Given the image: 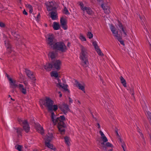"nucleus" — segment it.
<instances>
[{
  "label": "nucleus",
  "mask_w": 151,
  "mask_h": 151,
  "mask_svg": "<svg viewBox=\"0 0 151 151\" xmlns=\"http://www.w3.org/2000/svg\"><path fill=\"white\" fill-rule=\"evenodd\" d=\"M120 141L121 142V146L122 148L123 149L124 151H125L126 145L124 143H123L122 142V140L121 139H120Z\"/></svg>",
  "instance_id": "obj_42"
},
{
  "label": "nucleus",
  "mask_w": 151,
  "mask_h": 151,
  "mask_svg": "<svg viewBox=\"0 0 151 151\" xmlns=\"http://www.w3.org/2000/svg\"><path fill=\"white\" fill-rule=\"evenodd\" d=\"M147 115L148 118L150 119V122L151 123V113L149 112H147Z\"/></svg>",
  "instance_id": "obj_43"
},
{
  "label": "nucleus",
  "mask_w": 151,
  "mask_h": 151,
  "mask_svg": "<svg viewBox=\"0 0 151 151\" xmlns=\"http://www.w3.org/2000/svg\"><path fill=\"white\" fill-rule=\"evenodd\" d=\"M42 103L49 111H55L58 109V106L56 105H53V101L49 98H46Z\"/></svg>",
  "instance_id": "obj_3"
},
{
  "label": "nucleus",
  "mask_w": 151,
  "mask_h": 151,
  "mask_svg": "<svg viewBox=\"0 0 151 151\" xmlns=\"http://www.w3.org/2000/svg\"><path fill=\"white\" fill-rule=\"evenodd\" d=\"M50 74L51 77H53L55 78H57V79L58 78L59 76L58 73L55 71H52Z\"/></svg>",
  "instance_id": "obj_25"
},
{
  "label": "nucleus",
  "mask_w": 151,
  "mask_h": 151,
  "mask_svg": "<svg viewBox=\"0 0 151 151\" xmlns=\"http://www.w3.org/2000/svg\"><path fill=\"white\" fill-rule=\"evenodd\" d=\"M15 148L19 151H22V146L19 145H15Z\"/></svg>",
  "instance_id": "obj_38"
},
{
  "label": "nucleus",
  "mask_w": 151,
  "mask_h": 151,
  "mask_svg": "<svg viewBox=\"0 0 151 151\" xmlns=\"http://www.w3.org/2000/svg\"><path fill=\"white\" fill-rule=\"evenodd\" d=\"M18 121L20 123H22L24 129L27 132H28L30 128L27 121L25 120H22L20 119H19Z\"/></svg>",
  "instance_id": "obj_9"
},
{
  "label": "nucleus",
  "mask_w": 151,
  "mask_h": 151,
  "mask_svg": "<svg viewBox=\"0 0 151 151\" xmlns=\"http://www.w3.org/2000/svg\"><path fill=\"white\" fill-rule=\"evenodd\" d=\"M51 119L55 124H58V127L59 131L63 134L65 131L64 128L66 125L64 123L65 119L64 116H61L60 117L56 118L54 113L51 112Z\"/></svg>",
  "instance_id": "obj_1"
},
{
  "label": "nucleus",
  "mask_w": 151,
  "mask_h": 151,
  "mask_svg": "<svg viewBox=\"0 0 151 151\" xmlns=\"http://www.w3.org/2000/svg\"><path fill=\"white\" fill-rule=\"evenodd\" d=\"M79 38L82 41H85L86 39L84 35L82 34H80L79 36Z\"/></svg>",
  "instance_id": "obj_37"
},
{
  "label": "nucleus",
  "mask_w": 151,
  "mask_h": 151,
  "mask_svg": "<svg viewBox=\"0 0 151 151\" xmlns=\"http://www.w3.org/2000/svg\"><path fill=\"white\" fill-rule=\"evenodd\" d=\"M58 93L59 94V97H61L62 96V94L60 93V91H59L58 92Z\"/></svg>",
  "instance_id": "obj_52"
},
{
  "label": "nucleus",
  "mask_w": 151,
  "mask_h": 151,
  "mask_svg": "<svg viewBox=\"0 0 151 151\" xmlns=\"http://www.w3.org/2000/svg\"><path fill=\"white\" fill-rule=\"evenodd\" d=\"M57 56V54L55 52H50L48 54V56L52 59L55 58Z\"/></svg>",
  "instance_id": "obj_29"
},
{
  "label": "nucleus",
  "mask_w": 151,
  "mask_h": 151,
  "mask_svg": "<svg viewBox=\"0 0 151 151\" xmlns=\"http://www.w3.org/2000/svg\"><path fill=\"white\" fill-rule=\"evenodd\" d=\"M23 13L24 14H25V15H27V12L25 10H24V11H23Z\"/></svg>",
  "instance_id": "obj_48"
},
{
  "label": "nucleus",
  "mask_w": 151,
  "mask_h": 151,
  "mask_svg": "<svg viewBox=\"0 0 151 151\" xmlns=\"http://www.w3.org/2000/svg\"><path fill=\"white\" fill-rule=\"evenodd\" d=\"M96 127L99 128H100V126L99 123H97L96 124Z\"/></svg>",
  "instance_id": "obj_51"
},
{
  "label": "nucleus",
  "mask_w": 151,
  "mask_h": 151,
  "mask_svg": "<svg viewBox=\"0 0 151 151\" xmlns=\"http://www.w3.org/2000/svg\"><path fill=\"white\" fill-rule=\"evenodd\" d=\"M22 129L20 128H16L15 129V131L18 134H20L22 131Z\"/></svg>",
  "instance_id": "obj_44"
},
{
  "label": "nucleus",
  "mask_w": 151,
  "mask_h": 151,
  "mask_svg": "<svg viewBox=\"0 0 151 151\" xmlns=\"http://www.w3.org/2000/svg\"><path fill=\"white\" fill-rule=\"evenodd\" d=\"M52 48L62 52H65L67 49L65 44L62 42H56Z\"/></svg>",
  "instance_id": "obj_4"
},
{
  "label": "nucleus",
  "mask_w": 151,
  "mask_h": 151,
  "mask_svg": "<svg viewBox=\"0 0 151 151\" xmlns=\"http://www.w3.org/2000/svg\"><path fill=\"white\" fill-rule=\"evenodd\" d=\"M139 133L140 135L141 136V137L143 138V134H142V133L141 132H139Z\"/></svg>",
  "instance_id": "obj_49"
},
{
  "label": "nucleus",
  "mask_w": 151,
  "mask_h": 151,
  "mask_svg": "<svg viewBox=\"0 0 151 151\" xmlns=\"http://www.w3.org/2000/svg\"><path fill=\"white\" fill-rule=\"evenodd\" d=\"M17 110H19V109H21V107L20 106H18L17 107Z\"/></svg>",
  "instance_id": "obj_54"
},
{
  "label": "nucleus",
  "mask_w": 151,
  "mask_h": 151,
  "mask_svg": "<svg viewBox=\"0 0 151 151\" xmlns=\"http://www.w3.org/2000/svg\"><path fill=\"white\" fill-rule=\"evenodd\" d=\"M45 4L48 11H51L55 9V8L53 7L54 4L52 2H46Z\"/></svg>",
  "instance_id": "obj_13"
},
{
  "label": "nucleus",
  "mask_w": 151,
  "mask_h": 151,
  "mask_svg": "<svg viewBox=\"0 0 151 151\" xmlns=\"http://www.w3.org/2000/svg\"><path fill=\"white\" fill-rule=\"evenodd\" d=\"M85 11L89 15H92L93 14V12L91 9L88 7L86 10Z\"/></svg>",
  "instance_id": "obj_34"
},
{
  "label": "nucleus",
  "mask_w": 151,
  "mask_h": 151,
  "mask_svg": "<svg viewBox=\"0 0 151 151\" xmlns=\"http://www.w3.org/2000/svg\"><path fill=\"white\" fill-rule=\"evenodd\" d=\"M46 41L48 45L52 48L54 46V44L56 42L53 35L50 34H48L46 37Z\"/></svg>",
  "instance_id": "obj_5"
},
{
  "label": "nucleus",
  "mask_w": 151,
  "mask_h": 151,
  "mask_svg": "<svg viewBox=\"0 0 151 151\" xmlns=\"http://www.w3.org/2000/svg\"><path fill=\"white\" fill-rule=\"evenodd\" d=\"M52 27L55 30H58L60 28L59 23L55 22H53Z\"/></svg>",
  "instance_id": "obj_26"
},
{
  "label": "nucleus",
  "mask_w": 151,
  "mask_h": 151,
  "mask_svg": "<svg viewBox=\"0 0 151 151\" xmlns=\"http://www.w3.org/2000/svg\"><path fill=\"white\" fill-rule=\"evenodd\" d=\"M120 80L122 83L123 84V86L124 87H127L126 83L125 80L124 78L122 76H120Z\"/></svg>",
  "instance_id": "obj_32"
},
{
  "label": "nucleus",
  "mask_w": 151,
  "mask_h": 151,
  "mask_svg": "<svg viewBox=\"0 0 151 151\" xmlns=\"http://www.w3.org/2000/svg\"><path fill=\"white\" fill-rule=\"evenodd\" d=\"M82 60V65L84 67H87L88 66V62L87 58H85L84 59H81Z\"/></svg>",
  "instance_id": "obj_27"
},
{
  "label": "nucleus",
  "mask_w": 151,
  "mask_h": 151,
  "mask_svg": "<svg viewBox=\"0 0 151 151\" xmlns=\"http://www.w3.org/2000/svg\"><path fill=\"white\" fill-rule=\"evenodd\" d=\"M78 4L80 6L81 9L83 12H85L88 7L85 6L83 3L82 2H79Z\"/></svg>",
  "instance_id": "obj_28"
},
{
  "label": "nucleus",
  "mask_w": 151,
  "mask_h": 151,
  "mask_svg": "<svg viewBox=\"0 0 151 151\" xmlns=\"http://www.w3.org/2000/svg\"><path fill=\"white\" fill-rule=\"evenodd\" d=\"M46 142H45V145L47 147L51 149H53V146L52 144L50 143V142L48 141V139L46 138Z\"/></svg>",
  "instance_id": "obj_30"
},
{
  "label": "nucleus",
  "mask_w": 151,
  "mask_h": 151,
  "mask_svg": "<svg viewBox=\"0 0 151 151\" xmlns=\"http://www.w3.org/2000/svg\"><path fill=\"white\" fill-rule=\"evenodd\" d=\"M46 138L48 139V141L50 142L53 138L52 134V133H48L46 135L44 138L45 142H46Z\"/></svg>",
  "instance_id": "obj_22"
},
{
  "label": "nucleus",
  "mask_w": 151,
  "mask_h": 151,
  "mask_svg": "<svg viewBox=\"0 0 151 151\" xmlns=\"http://www.w3.org/2000/svg\"><path fill=\"white\" fill-rule=\"evenodd\" d=\"M98 2L102 3L101 4V6L104 11V12L107 14L110 12L109 7V6L105 5L107 4L108 2L106 0H96Z\"/></svg>",
  "instance_id": "obj_7"
},
{
  "label": "nucleus",
  "mask_w": 151,
  "mask_h": 151,
  "mask_svg": "<svg viewBox=\"0 0 151 151\" xmlns=\"http://www.w3.org/2000/svg\"><path fill=\"white\" fill-rule=\"evenodd\" d=\"M26 7L29 10V12L31 13L33 12L32 7L30 4H27L25 5Z\"/></svg>",
  "instance_id": "obj_35"
},
{
  "label": "nucleus",
  "mask_w": 151,
  "mask_h": 151,
  "mask_svg": "<svg viewBox=\"0 0 151 151\" xmlns=\"http://www.w3.org/2000/svg\"><path fill=\"white\" fill-rule=\"evenodd\" d=\"M75 85L78 87L79 89L83 91L84 93H86L85 90V85L84 84H81L79 83L78 81H76Z\"/></svg>",
  "instance_id": "obj_19"
},
{
  "label": "nucleus",
  "mask_w": 151,
  "mask_h": 151,
  "mask_svg": "<svg viewBox=\"0 0 151 151\" xmlns=\"http://www.w3.org/2000/svg\"><path fill=\"white\" fill-rule=\"evenodd\" d=\"M33 151H38L37 150L35 149V150H33Z\"/></svg>",
  "instance_id": "obj_55"
},
{
  "label": "nucleus",
  "mask_w": 151,
  "mask_h": 151,
  "mask_svg": "<svg viewBox=\"0 0 151 151\" xmlns=\"http://www.w3.org/2000/svg\"><path fill=\"white\" fill-rule=\"evenodd\" d=\"M63 13L66 15H69L70 14L68 9L65 7L64 8Z\"/></svg>",
  "instance_id": "obj_40"
},
{
  "label": "nucleus",
  "mask_w": 151,
  "mask_h": 151,
  "mask_svg": "<svg viewBox=\"0 0 151 151\" xmlns=\"http://www.w3.org/2000/svg\"><path fill=\"white\" fill-rule=\"evenodd\" d=\"M5 26V24L1 22H0V27H3Z\"/></svg>",
  "instance_id": "obj_45"
},
{
  "label": "nucleus",
  "mask_w": 151,
  "mask_h": 151,
  "mask_svg": "<svg viewBox=\"0 0 151 151\" xmlns=\"http://www.w3.org/2000/svg\"><path fill=\"white\" fill-rule=\"evenodd\" d=\"M60 22L62 28L65 30L67 29V27L66 25L67 21L66 19L63 17L61 18Z\"/></svg>",
  "instance_id": "obj_15"
},
{
  "label": "nucleus",
  "mask_w": 151,
  "mask_h": 151,
  "mask_svg": "<svg viewBox=\"0 0 151 151\" xmlns=\"http://www.w3.org/2000/svg\"><path fill=\"white\" fill-rule=\"evenodd\" d=\"M87 35L88 37L90 39L92 38L93 37V35L92 34L89 32H88Z\"/></svg>",
  "instance_id": "obj_39"
},
{
  "label": "nucleus",
  "mask_w": 151,
  "mask_h": 151,
  "mask_svg": "<svg viewBox=\"0 0 151 151\" xmlns=\"http://www.w3.org/2000/svg\"><path fill=\"white\" fill-rule=\"evenodd\" d=\"M40 14H39L37 15V18H40Z\"/></svg>",
  "instance_id": "obj_53"
},
{
  "label": "nucleus",
  "mask_w": 151,
  "mask_h": 151,
  "mask_svg": "<svg viewBox=\"0 0 151 151\" xmlns=\"http://www.w3.org/2000/svg\"><path fill=\"white\" fill-rule=\"evenodd\" d=\"M6 76L8 78V79L9 81V79H12L8 75L6 74Z\"/></svg>",
  "instance_id": "obj_50"
},
{
  "label": "nucleus",
  "mask_w": 151,
  "mask_h": 151,
  "mask_svg": "<svg viewBox=\"0 0 151 151\" xmlns=\"http://www.w3.org/2000/svg\"><path fill=\"white\" fill-rule=\"evenodd\" d=\"M77 101L79 103V104L80 103V102L78 101Z\"/></svg>",
  "instance_id": "obj_57"
},
{
  "label": "nucleus",
  "mask_w": 151,
  "mask_h": 151,
  "mask_svg": "<svg viewBox=\"0 0 151 151\" xmlns=\"http://www.w3.org/2000/svg\"><path fill=\"white\" fill-rule=\"evenodd\" d=\"M45 69L47 71H50L52 68V64L49 63H47L44 66Z\"/></svg>",
  "instance_id": "obj_24"
},
{
  "label": "nucleus",
  "mask_w": 151,
  "mask_h": 151,
  "mask_svg": "<svg viewBox=\"0 0 151 151\" xmlns=\"http://www.w3.org/2000/svg\"><path fill=\"white\" fill-rule=\"evenodd\" d=\"M65 141V144L68 145H70V139L69 137H64Z\"/></svg>",
  "instance_id": "obj_31"
},
{
  "label": "nucleus",
  "mask_w": 151,
  "mask_h": 151,
  "mask_svg": "<svg viewBox=\"0 0 151 151\" xmlns=\"http://www.w3.org/2000/svg\"><path fill=\"white\" fill-rule=\"evenodd\" d=\"M23 83L25 85L26 87L27 86L28 83L27 81H24Z\"/></svg>",
  "instance_id": "obj_46"
},
{
  "label": "nucleus",
  "mask_w": 151,
  "mask_h": 151,
  "mask_svg": "<svg viewBox=\"0 0 151 151\" xmlns=\"http://www.w3.org/2000/svg\"><path fill=\"white\" fill-rule=\"evenodd\" d=\"M80 47L81 50L80 57V59H84L87 58L88 53L87 48L82 45H80Z\"/></svg>",
  "instance_id": "obj_6"
},
{
  "label": "nucleus",
  "mask_w": 151,
  "mask_h": 151,
  "mask_svg": "<svg viewBox=\"0 0 151 151\" xmlns=\"http://www.w3.org/2000/svg\"><path fill=\"white\" fill-rule=\"evenodd\" d=\"M25 72L27 76L34 82L35 80V76L33 73L28 69H25Z\"/></svg>",
  "instance_id": "obj_12"
},
{
  "label": "nucleus",
  "mask_w": 151,
  "mask_h": 151,
  "mask_svg": "<svg viewBox=\"0 0 151 151\" xmlns=\"http://www.w3.org/2000/svg\"><path fill=\"white\" fill-rule=\"evenodd\" d=\"M5 44L6 48V52L10 54L14 52V50L9 41H6Z\"/></svg>",
  "instance_id": "obj_10"
},
{
  "label": "nucleus",
  "mask_w": 151,
  "mask_h": 151,
  "mask_svg": "<svg viewBox=\"0 0 151 151\" xmlns=\"http://www.w3.org/2000/svg\"><path fill=\"white\" fill-rule=\"evenodd\" d=\"M92 45L94 47L96 51L98 54L100 55H102L103 54L98 46L97 42L96 41L93 42H92Z\"/></svg>",
  "instance_id": "obj_14"
},
{
  "label": "nucleus",
  "mask_w": 151,
  "mask_h": 151,
  "mask_svg": "<svg viewBox=\"0 0 151 151\" xmlns=\"http://www.w3.org/2000/svg\"><path fill=\"white\" fill-rule=\"evenodd\" d=\"M35 128L38 132L42 134L43 133L44 130L43 129L39 124H37L36 125Z\"/></svg>",
  "instance_id": "obj_23"
},
{
  "label": "nucleus",
  "mask_w": 151,
  "mask_h": 151,
  "mask_svg": "<svg viewBox=\"0 0 151 151\" xmlns=\"http://www.w3.org/2000/svg\"><path fill=\"white\" fill-rule=\"evenodd\" d=\"M102 149L105 151H107V149L108 148H110L108 151H112L114 147V145L109 142H106L104 143V145H101Z\"/></svg>",
  "instance_id": "obj_8"
},
{
  "label": "nucleus",
  "mask_w": 151,
  "mask_h": 151,
  "mask_svg": "<svg viewBox=\"0 0 151 151\" xmlns=\"http://www.w3.org/2000/svg\"><path fill=\"white\" fill-rule=\"evenodd\" d=\"M18 88L20 92L24 94H26L27 93L26 87H24V86L21 84H19L18 85Z\"/></svg>",
  "instance_id": "obj_17"
},
{
  "label": "nucleus",
  "mask_w": 151,
  "mask_h": 151,
  "mask_svg": "<svg viewBox=\"0 0 151 151\" xmlns=\"http://www.w3.org/2000/svg\"><path fill=\"white\" fill-rule=\"evenodd\" d=\"M49 14H50V17L53 20H56L58 19L57 14L56 12H52Z\"/></svg>",
  "instance_id": "obj_21"
},
{
  "label": "nucleus",
  "mask_w": 151,
  "mask_h": 151,
  "mask_svg": "<svg viewBox=\"0 0 151 151\" xmlns=\"http://www.w3.org/2000/svg\"><path fill=\"white\" fill-rule=\"evenodd\" d=\"M69 101L70 103H72L73 102L72 100L70 97L69 98Z\"/></svg>",
  "instance_id": "obj_47"
},
{
  "label": "nucleus",
  "mask_w": 151,
  "mask_h": 151,
  "mask_svg": "<svg viewBox=\"0 0 151 151\" xmlns=\"http://www.w3.org/2000/svg\"><path fill=\"white\" fill-rule=\"evenodd\" d=\"M68 86L66 85L63 84L62 85V86H61L60 88L63 89L64 90L67 91L68 90Z\"/></svg>",
  "instance_id": "obj_41"
},
{
  "label": "nucleus",
  "mask_w": 151,
  "mask_h": 151,
  "mask_svg": "<svg viewBox=\"0 0 151 151\" xmlns=\"http://www.w3.org/2000/svg\"><path fill=\"white\" fill-rule=\"evenodd\" d=\"M121 35H119L116 38L120 42V43L123 45H124V41L122 40L121 37H120Z\"/></svg>",
  "instance_id": "obj_36"
},
{
  "label": "nucleus",
  "mask_w": 151,
  "mask_h": 151,
  "mask_svg": "<svg viewBox=\"0 0 151 151\" xmlns=\"http://www.w3.org/2000/svg\"><path fill=\"white\" fill-rule=\"evenodd\" d=\"M116 134H117V135L118 136H119V134H118V133L117 132V133H116Z\"/></svg>",
  "instance_id": "obj_56"
},
{
  "label": "nucleus",
  "mask_w": 151,
  "mask_h": 151,
  "mask_svg": "<svg viewBox=\"0 0 151 151\" xmlns=\"http://www.w3.org/2000/svg\"><path fill=\"white\" fill-rule=\"evenodd\" d=\"M55 83L57 86L59 88L62 86V84L61 83V81L58 78L57 79L56 81H55Z\"/></svg>",
  "instance_id": "obj_33"
},
{
  "label": "nucleus",
  "mask_w": 151,
  "mask_h": 151,
  "mask_svg": "<svg viewBox=\"0 0 151 151\" xmlns=\"http://www.w3.org/2000/svg\"><path fill=\"white\" fill-rule=\"evenodd\" d=\"M9 83L10 86L13 88L18 87L19 84L17 83L16 81L12 79H9Z\"/></svg>",
  "instance_id": "obj_18"
},
{
  "label": "nucleus",
  "mask_w": 151,
  "mask_h": 151,
  "mask_svg": "<svg viewBox=\"0 0 151 151\" xmlns=\"http://www.w3.org/2000/svg\"><path fill=\"white\" fill-rule=\"evenodd\" d=\"M99 133L101 135V140L100 143L101 144V145H104V143L108 141V139L103 133L101 131H99Z\"/></svg>",
  "instance_id": "obj_11"
},
{
  "label": "nucleus",
  "mask_w": 151,
  "mask_h": 151,
  "mask_svg": "<svg viewBox=\"0 0 151 151\" xmlns=\"http://www.w3.org/2000/svg\"><path fill=\"white\" fill-rule=\"evenodd\" d=\"M60 108L61 110L64 113V114L67 113L69 111V109L68 106L66 104H63L61 105Z\"/></svg>",
  "instance_id": "obj_20"
},
{
  "label": "nucleus",
  "mask_w": 151,
  "mask_h": 151,
  "mask_svg": "<svg viewBox=\"0 0 151 151\" xmlns=\"http://www.w3.org/2000/svg\"><path fill=\"white\" fill-rule=\"evenodd\" d=\"M62 65V62L59 60H56L54 62L53 65L54 67L57 70L60 69Z\"/></svg>",
  "instance_id": "obj_16"
},
{
  "label": "nucleus",
  "mask_w": 151,
  "mask_h": 151,
  "mask_svg": "<svg viewBox=\"0 0 151 151\" xmlns=\"http://www.w3.org/2000/svg\"><path fill=\"white\" fill-rule=\"evenodd\" d=\"M116 27L119 31V34L114 27L111 25L110 27V29L115 38L119 35L124 37H126L127 36V31L126 28L124 27L121 23L119 22L118 25L116 26Z\"/></svg>",
  "instance_id": "obj_2"
}]
</instances>
